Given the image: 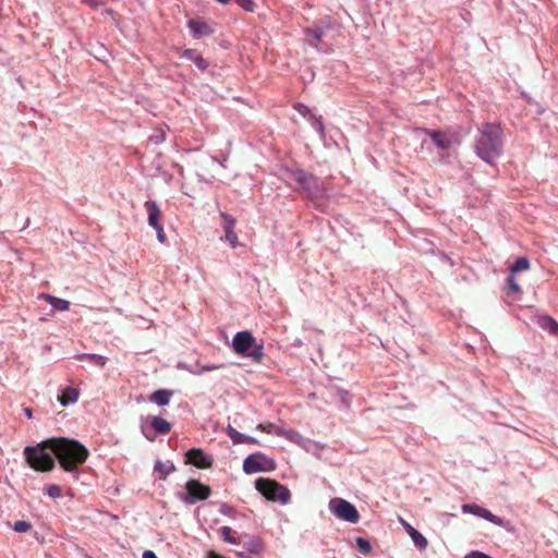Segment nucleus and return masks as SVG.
Listing matches in <instances>:
<instances>
[{
    "mask_svg": "<svg viewBox=\"0 0 558 558\" xmlns=\"http://www.w3.org/2000/svg\"><path fill=\"white\" fill-rule=\"evenodd\" d=\"M234 2L246 12L255 11L256 3L253 0H235Z\"/></svg>",
    "mask_w": 558,
    "mask_h": 558,
    "instance_id": "obj_36",
    "label": "nucleus"
},
{
    "mask_svg": "<svg viewBox=\"0 0 558 558\" xmlns=\"http://www.w3.org/2000/svg\"><path fill=\"white\" fill-rule=\"evenodd\" d=\"M77 360L80 361H88L99 367H104L107 363V357L104 356V355H99V354H94V353H83V354H78L77 356Z\"/></svg>",
    "mask_w": 558,
    "mask_h": 558,
    "instance_id": "obj_24",
    "label": "nucleus"
},
{
    "mask_svg": "<svg viewBox=\"0 0 558 558\" xmlns=\"http://www.w3.org/2000/svg\"><path fill=\"white\" fill-rule=\"evenodd\" d=\"M225 238L232 247H236L238 236H236L234 230H225Z\"/></svg>",
    "mask_w": 558,
    "mask_h": 558,
    "instance_id": "obj_39",
    "label": "nucleus"
},
{
    "mask_svg": "<svg viewBox=\"0 0 558 558\" xmlns=\"http://www.w3.org/2000/svg\"><path fill=\"white\" fill-rule=\"evenodd\" d=\"M311 122L312 128L319 134L322 138L325 137V125L323 123V120L320 117H316L315 114H311V119L308 120Z\"/></svg>",
    "mask_w": 558,
    "mask_h": 558,
    "instance_id": "obj_28",
    "label": "nucleus"
},
{
    "mask_svg": "<svg viewBox=\"0 0 558 558\" xmlns=\"http://www.w3.org/2000/svg\"><path fill=\"white\" fill-rule=\"evenodd\" d=\"M463 513H470L478 518H483L484 520L492 522L496 525L501 526L504 520L495 514H493L488 509L476 505V504H464L461 507Z\"/></svg>",
    "mask_w": 558,
    "mask_h": 558,
    "instance_id": "obj_11",
    "label": "nucleus"
},
{
    "mask_svg": "<svg viewBox=\"0 0 558 558\" xmlns=\"http://www.w3.org/2000/svg\"><path fill=\"white\" fill-rule=\"evenodd\" d=\"M244 547L251 553V554H259L263 547L262 542L258 538H250L247 542L244 543Z\"/></svg>",
    "mask_w": 558,
    "mask_h": 558,
    "instance_id": "obj_29",
    "label": "nucleus"
},
{
    "mask_svg": "<svg viewBox=\"0 0 558 558\" xmlns=\"http://www.w3.org/2000/svg\"><path fill=\"white\" fill-rule=\"evenodd\" d=\"M207 558H223V557L214 551H209L207 555Z\"/></svg>",
    "mask_w": 558,
    "mask_h": 558,
    "instance_id": "obj_46",
    "label": "nucleus"
},
{
    "mask_svg": "<svg viewBox=\"0 0 558 558\" xmlns=\"http://www.w3.org/2000/svg\"><path fill=\"white\" fill-rule=\"evenodd\" d=\"M328 29H330V23L328 21L315 23L312 27L304 29L305 41L317 50H323L320 43Z\"/></svg>",
    "mask_w": 558,
    "mask_h": 558,
    "instance_id": "obj_9",
    "label": "nucleus"
},
{
    "mask_svg": "<svg viewBox=\"0 0 558 558\" xmlns=\"http://www.w3.org/2000/svg\"><path fill=\"white\" fill-rule=\"evenodd\" d=\"M329 510L338 519L350 523H357L360 520V513L355 506L341 498H332L329 501Z\"/></svg>",
    "mask_w": 558,
    "mask_h": 558,
    "instance_id": "obj_7",
    "label": "nucleus"
},
{
    "mask_svg": "<svg viewBox=\"0 0 558 558\" xmlns=\"http://www.w3.org/2000/svg\"><path fill=\"white\" fill-rule=\"evenodd\" d=\"M154 470L159 473L160 478L165 480L169 474L175 471V466L171 461L162 462L157 460Z\"/></svg>",
    "mask_w": 558,
    "mask_h": 558,
    "instance_id": "obj_23",
    "label": "nucleus"
},
{
    "mask_svg": "<svg viewBox=\"0 0 558 558\" xmlns=\"http://www.w3.org/2000/svg\"><path fill=\"white\" fill-rule=\"evenodd\" d=\"M275 466V461L262 452L252 453L243 461V471L246 474L270 471Z\"/></svg>",
    "mask_w": 558,
    "mask_h": 558,
    "instance_id": "obj_8",
    "label": "nucleus"
},
{
    "mask_svg": "<svg viewBox=\"0 0 558 558\" xmlns=\"http://www.w3.org/2000/svg\"><path fill=\"white\" fill-rule=\"evenodd\" d=\"M463 558H492V557L482 551L473 550V551L466 554Z\"/></svg>",
    "mask_w": 558,
    "mask_h": 558,
    "instance_id": "obj_42",
    "label": "nucleus"
},
{
    "mask_svg": "<svg viewBox=\"0 0 558 558\" xmlns=\"http://www.w3.org/2000/svg\"><path fill=\"white\" fill-rule=\"evenodd\" d=\"M12 529L16 533H26L32 529V524L28 521L20 520V521L14 522V524L12 525Z\"/></svg>",
    "mask_w": 558,
    "mask_h": 558,
    "instance_id": "obj_33",
    "label": "nucleus"
},
{
    "mask_svg": "<svg viewBox=\"0 0 558 558\" xmlns=\"http://www.w3.org/2000/svg\"><path fill=\"white\" fill-rule=\"evenodd\" d=\"M150 425L156 433L161 435H166L171 430L170 423L161 416H154L150 421Z\"/></svg>",
    "mask_w": 558,
    "mask_h": 558,
    "instance_id": "obj_21",
    "label": "nucleus"
},
{
    "mask_svg": "<svg viewBox=\"0 0 558 558\" xmlns=\"http://www.w3.org/2000/svg\"><path fill=\"white\" fill-rule=\"evenodd\" d=\"M211 494L208 485L201 483L198 480H189L185 489L178 493V498L185 505H195L198 501L206 500Z\"/></svg>",
    "mask_w": 558,
    "mask_h": 558,
    "instance_id": "obj_6",
    "label": "nucleus"
},
{
    "mask_svg": "<svg viewBox=\"0 0 558 558\" xmlns=\"http://www.w3.org/2000/svg\"><path fill=\"white\" fill-rule=\"evenodd\" d=\"M185 462L198 469H208L213 465L214 459L199 448H192L185 453Z\"/></svg>",
    "mask_w": 558,
    "mask_h": 558,
    "instance_id": "obj_12",
    "label": "nucleus"
},
{
    "mask_svg": "<svg viewBox=\"0 0 558 558\" xmlns=\"http://www.w3.org/2000/svg\"><path fill=\"white\" fill-rule=\"evenodd\" d=\"M403 525L416 547L422 549L427 546V539L416 529L407 522H403Z\"/></svg>",
    "mask_w": 558,
    "mask_h": 558,
    "instance_id": "obj_19",
    "label": "nucleus"
},
{
    "mask_svg": "<svg viewBox=\"0 0 558 558\" xmlns=\"http://www.w3.org/2000/svg\"><path fill=\"white\" fill-rule=\"evenodd\" d=\"M507 283H508V287H509V290L512 294L514 295H519L521 294L522 290H521V287L519 286V283L515 281L514 279V275L513 274H510L507 278Z\"/></svg>",
    "mask_w": 558,
    "mask_h": 558,
    "instance_id": "obj_32",
    "label": "nucleus"
},
{
    "mask_svg": "<svg viewBox=\"0 0 558 558\" xmlns=\"http://www.w3.org/2000/svg\"><path fill=\"white\" fill-rule=\"evenodd\" d=\"M536 325L551 336H558V322L549 315H538L535 317Z\"/></svg>",
    "mask_w": 558,
    "mask_h": 558,
    "instance_id": "obj_15",
    "label": "nucleus"
},
{
    "mask_svg": "<svg viewBox=\"0 0 558 558\" xmlns=\"http://www.w3.org/2000/svg\"><path fill=\"white\" fill-rule=\"evenodd\" d=\"M182 57L192 61L201 71L207 70L209 63L195 49H185Z\"/></svg>",
    "mask_w": 558,
    "mask_h": 558,
    "instance_id": "obj_17",
    "label": "nucleus"
},
{
    "mask_svg": "<svg viewBox=\"0 0 558 558\" xmlns=\"http://www.w3.org/2000/svg\"><path fill=\"white\" fill-rule=\"evenodd\" d=\"M255 487L268 500L279 501L282 505H287L290 501V490L274 480L258 478L255 482Z\"/></svg>",
    "mask_w": 558,
    "mask_h": 558,
    "instance_id": "obj_5",
    "label": "nucleus"
},
{
    "mask_svg": "<svg viewBox=\"0 0 558 558\" xmlns=\"http://www.w3.org/2000/svg\"><path fill=\"white\" fill-rule=\"evenodd\" d=\"M295 109L298 110V112H299L300 114H302L304 118H307L308 120L311 119V114H313V113H312V111H311V109H310L307 106H305V105H301V104H299V105L295 107Z\"/></svg>",
    "mask_w": 558,
    "mask_h": 558,
    "instance_id": "obj_40",
    "label": "nucleus"
},
{
    "mask_svg": "<svg viewBox=\"0 0 558 558\" xmlns=\"http://www.w3.org/2000/svg\"><path fill=\"white\" fill-rule=\"evenodd\" d=\"M44 296L49 302V304L57 311H68L70 307V302L66 300L59 299L49 294H46Z\"/></svg>",
    "mask_w": 558,
    "mask_h": 558,
    "instance_id": "obj_25",
    "label": "nucleus"
},
{
    "mask_svg": "<svg viewBox=\"0 0 558 558\" xmlns=\"http://www.w3.org/2000/svg\"><path fill=\"white\" fill-rule=\"evenodd\" d=\"M226 433H227V435L229 436V438L232 440V442L234 445H240V444H253V445H256V444H258V440L256 438L251 437V436L245 435V434H242V433L238 432L234 427H232L230 425L227 427Z\"/></svg>",
    "mask_w": 558,
    "mask_h": 558,
    "instance_id": "obj_16",
    "label": "nucleus"
},
{
    "mask_svg": "<svg viewBox=\"0 0 558 558\" xmlns=\"http://www.w3.org/2000/svg\"><path fill=\"white\" fill-rule=\"evenodd\" d=\"M474 150L483 161L488 165H494L504 151L502 130L500 125L496 123H484L478 128L474 141Z\"/></svg>",
    "mask_w": 558,
    "mask_h": 558,
    "instance_id": "obj_2",
    "label": "nucleus"
},
{
    "mask_svg": "<svg viewBox=\"0 0 558 558\" xmlns=\"http://www.w3.org/2000/svg\"><path fill=\"white\" fill-rule=\"evenodd\" d=\"M78 399V391L75 388L66 387L61 396L58 397L59 402L62 405H68L69 403H74Z\"/></svg>",
    "mask_w": 558,
    "mask_h": 558,
    "instance_id": "obj_22",
    "label": "nucleus"
},
{
    "mask_svg": "<svg viewBox=\"0 0 558 558\" xmlns=\"http://www.w3.org/2000/svg\"><path fill=\"white\" fill-rule=\"evenodd\" d=\"M220 367H222V365H218V364H207V365H203L201 371L197 372L196 374H202L204 372H210V371H215V369H219Z\"/></svg>",
    "mask_w": 558,
    "mask_h": 558,
    "instance_id": "obj_43",
    "label": "nucleus"
},
{
    "mask_svg": "<svg viewBox=\"0 0 558 558\" xmlns=\"http://www.w3.org/2000/svg\"><path fill=\"white\" fill-rule=\"evenodd\" d=\"M144 207L147 211V221H148V225L151 227V228H155V227H158L161 223L160 219H161V210L159 208V205L155 202V201H146L145 204H144Z\"/></svg>",
    "mask_w": 558,
    "mask_h": 558,
    "instance_id": "obj_14",
    "label": "nucleus"
},
{
    "mask_svg": "<svg viewBox=\"0 0 558 558\" xmlns=\"http://www.w3.org/2000/svg\"><path fill=\"white\" fill-rule=\"evenodd\" d=\"M23 412H24V414L26 415L27 418H32L33 417V412H32V410L29 408H24Z\"/></svg>",
    "mask_w": 558,
    "mask_h": 558,
    "instance_id": "obj_45",
    "label": "nucleus"
},
{
    "mask_svg": "<svg viewBox=\"0 0 558 558\" xmlns=\"http://www.w3.org/2000/svg\"><path fill=\"white\" fill-rule=\"evenodd\" d=\"M424 132L429 135L432 142L439 149L447 150L460 144L456 134L429 129H424Z\"/></svg>",
    "mask_w": 558,
    "mask_h": 558,
    "instance_id": "obj_10",
    "label": "nucleus"
},
{
    "mask_svg": "<svg viewBox=\"0 0 558 558\" xmlns=\"http://www.w3.org/2000/svg\"><path fill=\"white\" fill-rule=\"evenodd\" d=\"M231 347L238 355L248 357L255 363L262 362L264 357L263 342H257L252 332L247 330L236 332Z\"/></svg>",
    "mask_w": 558,
    "mask_h": 558,
    "instance_id": "obj_4",
    "label": "nucleus"
},
{
    "mask_svg": "<svg viewBox=\"0 0 558 558\" xmlns=\"http://www.w3.org/2000/svg\"><path fill=\"white\" fill-rule=\"evenodd\" d=\"M187 27L195 38L209 36L214 33V28L204 20L192 19L187 22Z\"/></svg>",
    "mask_w": 558,
    "mask_h": 558,
    "instance_id": "obj_13",
    "label": "nucleus"
},
{
    "mask_svg": "<svg viewBox=\"0 0 558 558\" xmlns=\"http://www.w3.org/2000/svg\"><path fill=\"white\" fill-rule=\"evenodd\" d=\"M219 512L223 515L232 518L238 513L236 510L233 507L229 506L228 504H221Z\"/></svg>",
    "mask_w": 558,
    "mask_h": 558,
    "instance_id": "obj_38",
    "label": "nucleus"
},
{
    "mask_svg": "<svg viewBox=\"0 0 558 558\" xmlns=\"http://www.w3.org/2000/svg\"><path fill=\"white\" fill-rule=\"evenodd\" d=\"M220 217L225 220L223 230H234L235 219L229 214L221 211Z\"/></svg>",
    "mask_w": 558,
    "mask_h": 558,
    "instance_id": "obj_35",
    "label": "nucleus"
},
{
    "mask_svg": "<svg viewBox=\"0 0 558 558\" xmlns=\"http://www.w3.org/2000/svg\"><path fill=\"white\" fill-rule=\"evenodd\" d=\"M85 3L89 4L92 8H95L97 7V2H95L94 0H83Z\"/></svg>",
    "mask_w": 558,
    "mask_h": 558,
    "instance_id": "obj_47",
    "label": "nucleus"
},
{
    "mask_svg": "<svg viewBox=\"0 0 558 558\" xmlns=\"http://www.w3.org/2000/svg\"><path fill=\"white\" fill-rule=\"evenodd\" d=\"M239 558H245L243 554H239Z\"/></svg>",
    "mask_w": 558,
    "mask_h": 558,
    "instance_id": "obj_48",
    "label": "nucleus"
},
{
    "mask_svg": "<svg viewBox=\"0 0 558 558\" xmlns=\"http://www.w3.org/2000/svg\"><path fill=\"white\" fill-rule=\"evenodd\" d=\"M289 179L294 181L302 195L311 201H317L326 196L327 187L325 182L316 175L296 168L288 170Z\"/></svg>",
    "mask_w": 558,
    "mask_h": 558,
    "instance_id": "obj_3",
    "label": "nucleus"
},
{
    "mask_svg": "<svg viewBox=\"0 0 558 558\" xmlns=\"http://www.w3.org/2000/svg\"><path fill=\"white\" fill-rule=\"evenodd\" d=\"M257 428L263 430V432H265V433H267V434H275V435H276V430L277 429H282V427L277 426V425H275L272 423L259 424L257 426Z\"/></svg>",
    "mask_w": 558,
    "mask_h": 558,
    "instance_id": "obj_37",
    "label": "nucleus"
},
{
    "mask_svg": "<svg viewBox=\"0 0 558 558\" xmlns=\"http://www.w3.org/2000/svg\"><path fill=\"white\" fill-rule=\"evenodd\" d=\"M156 233H157V240L160 242V243H163L166 241V234H165V231H163V226L160 225L158 227H155L153 228Z\"/></svg>",
    "mask_w": 558,
    "mask_h": 558,
    "instance_id": "obj_41",
    "label": "nucleus"
},
{
    "mask_svg": "<svg viewBox=\"0 0 558 558\" xmlns=\"http://www.w3.org/2000/svg\"><path fill=\"white\" fill-rule=\"evenodd\" d=\"M233 531L230 526H222L220 530V535L222 539L230 544H236V539L233 536Z\"/></svg>",
    "mask_w": 558,
    "mask_h": 558,
    "instance_id": "obj_31",
    "label": "nucleus"
},
{
    "mask_svg": "<svg viewBox=\"0 0 558 558\" xmlns=\"http://www.w3.org/2000/svg\"><path fill=\"white\" fill-rule=\"evenodd\" d=\"M45 493L53 499L60 498L62 495L61 488L57 484H50L46 486Z\"/></svg>",
    "mask_w": 558,
    "mask_h": 558,
    "instance_id": "obj_34",
    "label": "nucleus"
},
{
    "mask_svg": "<svg viewBox=\"0 0 558 558\" xmlns=\"http://www.w3.org/2000/svg\"><path fill=\"white\" fill-rule=\"evenodd\" d=\"M167 125H160L154 129L153 133L147 138L148 145H159L166 141L167 137Z\"/></svg>",
    "mask_w": 558,
    "mask_h": 558,
    "instance_id": "obj_20",
    "label": "nucleus"
},
{
    "mask_svg": "<svg viewBox=\"0 0 558 558\" xmlns=\"http://www.w3.org/2000/svg\"><path fill=\"white\" fill-rule=\"evenodd\" d=\"M172 395H173L172 390L159 389L149 396V401L159 407H165V405L169 404Z\"/></svg>",
    "mask_w": 558,
    "mask_h": 558,
    "instance_id": "obj_18",
    "label": "nucleus"
},
{
    "mask_svg": "<svg viewBox=\"0 0 558 558\" xmlns=\"http://www.w3.org/2000/svg\"><path fill=\"white\" fill-rule=\"evenodd\" d=\"M530 268V262L526 257H518L514 264L510 268V274H517L520 271L527 270Z\"/></svg>",
    "mask_w": 558,
    "mask_h": 558,
    "instance_id": "obj_26",
    "label": "nucleus"
},
{
    "mask_svg": "<svg viewBox=\"0 0 558 558\" xmlns=\"http://www.w3.org/2000/svg\"><path fill=\"white\" fill-rule=\"evenodd\" d=\"M355 543H356V547L359 548V550L362 555H368L371 553L372 546L367 539H365L363 537H356Z\"/></svg>",
    "mask_w": 558,
    "mask_h": 558,
    "instance_id": "obj_30",
    "label": "nucleus"
},
{
    "mask_svg": "<svg viewBox=\"0 0 558 558\" xmlns=\"http://www.w3.org/2000/svg\"><path fill=\"white\" fill-rule=\"evenodd\" d=\"M46 445L39 444L34 447H26L24 456L27 463L36 471L48 472L54 468V460L47 451L49 448L58 459L62 469L72 473L74 478H78L77 465L86 461L88 450L77 440L68 438H52L46 441Z\"/></svg>",
    "mask_w": 558,
    "mask_h": 558,
    "instance_id": "obj_1",
    "label": "nucleus"
},
{
    "mask_svg": "<svg viewBox=\"0 0 558 558\" xmlns=\"http://www.w3.org/2000/svg\"><path fill=\"white\" fill-rule=\"evenodd\" d=\"M276 435L280 436V437H284L288 440H291V441H294V442H299V440L302 438L300 433H298V432H295L293 429H286L283 427H282V429H277L276 430Z\"/></svg>",
    "mask_w": 558,
    "mask_h": 558,
    "instance_id": "obj_27",
    "label": "nucleus"
},
{
    "mask_svg": "<svg viewBox=\"0 0 558 558\" xmlns=\"http://www.w3.org/2000/svg\"><path fill=\"white\" fill-rule=\"evenodd\" d=\"M142 558H157V556L155 555L154 551L151 550H145L143 554H142Z\"/></svg>",
    "mask_w": 558,
    "mask_h": 558,
    "instance_id": "obj_44",
    "label": "nucleus"
}]
</instances>
